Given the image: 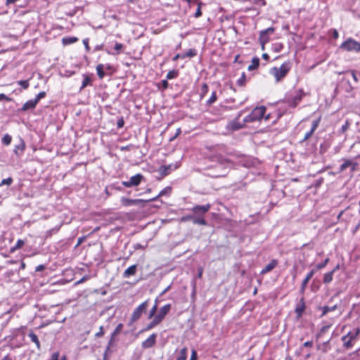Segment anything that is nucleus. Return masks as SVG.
Segmentation results:
<instances>
[{
  "instance_id": "f257e3e1",
  "label": "nucleus",
  "mask_w": 360,
  "mask_h": 360,
  "mask_svg": "<svg viewBox=\"0 0 360 360\" xmlns=\"http://www.w3.org/2000/svg\"><path fill=\"white\" fill-rule=\"evenodd\" d=\"M291 69L290 62H285L280 67H274L270 69L269 73L275 78L276 82L281 81Z\"/></svg>"
},
{
  "instance_id": "f03ea898",
  "label": "nucleus",
  "mask_w": 360,
  "mask_h": 360,
  "mask_svg": "<svg viewBox=\"0 0 360 360\" xmlns=\"http://www.w3.org/2000/svg\"><path fill=\"white\" fill-rule=\"evenodd\" d=\"M359 338H360L359 328H355L352 330L349 331L345 335L342 337L344 347L346 349L352 348Z\"/></svg>"
},
{
  "instance_id": "7ed1b4c3",
  "label": "nucleus",
  "mask_w": 360,
  "mask_h": 360,
  "mask_svg": "<svg viewBox=\"0 0 360 360\" xmlns=\"http://www.w3.org/2000/svg\"><path fill=\"white\" fill-rule=\"evenodd\" d=\"M266 110V109L264 106L255 108L244 118V123H250L261 120V119L264 117Z\"/></svg>"
},
{
  "instance_id": "20e7f679",
  "label": "nucleus",
  "mask_w": 360,
  "mask_h": 360,
  "mask_svg": "<svg viewBox=\"0 0 360 360\" xmlns=\"http://www.w3.org/2000/svg\"><path fill=\"white\" fill-rule=\"evenodd\" d=\"M149 305V300H146L145 302H143V303H141V304H139L133 311L131 316V318H130V322L131 323H134L135 321H136L137 320H139L143 312H146V309L148 308Z\"/></svg>"
},
{
  "instance_id": "39448f33",
  "label": "nucleus",
  "mask_w": 360,
  "mask_h": 360,
  "mask_svg": "<svg viewBox=\"0 0 360 360\" xmlns=\"http://www.w3.org/2000/svg\"><path fill=\"white\" fill-rule=\"evenodd\" d=\"M304 96L305 93L302 89L295 90L288 98L287 102L290 106L295 108L300 103Z\"/></svg>"
},
{
  "instance_id": "423d86ee",
  "label": "nucleus",
  "mask_w": 360,
  "mask_h": 360,
  "mask_svg": "<svg viewBox=\"0 0 360 360\" xmlns=\"http://www.w3.org/2000/svg\"><path fill=\"white\" fill-rule=\"evenodd\" d=\"M341 48L347 51L360 52V43L352 38H349L341 44Z\"/></svg>"
},
{
  "instance_id": "0eeeda50",
  "label": "nucleus",
  "mask_w": 360,
  "mask_h": 360,
  "mask_svg": "<svg viewBox=\"0 0 360 360\" xmlns=\"http://www.w3.org/2000/svg\"><path fill=\"white\" fill-rule=\"evenodd\" d=\"M210 204H206L204 205H195L191 209V211L193 213V216L204 217V215L210 210Z\"/></svg>"
},
{
  "instance_id": "6e6552de",
  "label": "nucleus",
  "mask_w": 360,
  "mask_h": 360,
  "mask_svg": "<svg viewBox=\"0 0 360 360\" xmlns=\"http://www.w3.org/2000/svg\"><path fill=\"white\" fill-rule=\"evenodd\" d=\"M143 178V176L141 174H137L132 176L129 181H122V185L127 188L139 186Z\"/></svg>"
},
{
  "instance_id": "1a4fd4ad",
  "label": "nucleus",
  "mask_w": 360,
  "mask_h": 360,
  "mask_svg": "<svg viewBox=\"0 0 360 360\" xmlns=\"http://www.w3.org/2000/svg\"><path fill=\"white\" fill-rule=\"evenodd\" d=\"M179 167V164L178 162H176L175 164H169L168 165H162L159 167V174H160L162 177H165Z\"/></svg>"
},
{
  "instance_id": "9d476101",
  "label": "nucleus",
  "mask_w": 360,
  "mask_h": 360,
  "mask_svg": "<svg viewBox=\"0 0 360 360\" xmlns=\"http://www.w3.org/2000/svg\"><path fill=\"white\" fill-rule=\"evenodd\" d=\"M275 29L272 27H269L259 32V42L260 44H266L269 41V35L273 34Z\"/></svg>"
},
{
  "instance_id": "9b49d317",
  "label": "nucleus",
  "mask_w": 360,
  "mask_h": 360,
  "mask_svg": "<svg viewBox=\"0 0 360 360\" xmlns=\"http://www.w3.org/2000/svg\"><path fill=\"white\" fill-rule=\"evenodd\" d=\"M239 117L240 115L235 120L229 122V124L226 126V129L232 131H236L243 128L246 123H244V122L243 123H240L239 122Z\"/></svg>"
},
{
  "instance_id": "f8f14e48",
  "label": "nucleus",
  "mask_w": 360,
  "mask_h": 360,
  "mask_svg": "<svg viewBox=\"0 0 360 360\" xmlns=\"http://www.w3.org/2000/svg\"><path fill=\"white\" fill-rule=\"evenodd\" d=\"M320 121H321L320 117L318 119H316V120L313 121L312 124H311V128L308 132H307L305 134L304 137L303 139V141L307 140L308 139H309L311 136V135L314 134V131L317 129V127L320 123Z\"/></svg>"
},
{
  "instance_id": "ddd939ff",
  "label": "nucleus",
  "mask_w": 360,
  "mask_h": 360,
  "mask_svg": "<svg viewBox=\"0 0 360 360\" xmlns=\"http://www.w3.org/2000/svg\"><path fill=\"white\" fill-rule=\"evenodd\" d=\"M315 273H316V269H311L307 274L305 278L302 282L301 289H300L301 292H304L308 282L310 281V279L312 278V276L314 275Z\"/></svg>"
},
{
  "instance_id": "4468645a",
  "label": "nucleus",
  "mask_w": 360,
  "mask_h": 360,
  "mask_svg": "<svg viewBox=\"0 0 360 360\" xmlns=\"http://www.w3.org/2000/svg\"><path fill=\"white\" fill-rule=\"evenodd\" d=\"M156 341V334L153 333L148 338L142 342V347L144 348H150L155 345Z\"/></svg>"
},
{
  "instance_id": "2eb2a0df",
  "label": "nucleus",
  "mask_w": 360,
  "mask_h": 360,
  "mask_svg": "<svg viewBox=\"0 0 360 360\" xmlns=\"http://www.w3.org/2000/svg\"><path fill=\"white\" fill-rule=\"evenodd\" d=\"M278 264L276 259H272L266 266L261 271V274L264 275L273 270Z\"/></svg>"
},
{
  "instance_id": "dca6fc26",
  "label": "nucleus",
  "mask_w": 360,
  "mask_h": 360,
  "mask_svg": "<svg viewBox=\"0 0 360 360\" xmlns=\"http://www.w3.org/2000/svg\"><path fill=\"white\" fill-rule=\"evenodd\" d=\"M36 101L34 99L27 101L22 107L20 110L22 111H27L30 109H34L37 105Z\"/></svg>"
},
{
  "instance_id": "f3484780",
  "label": "nucleus",
  "mask_w": 360,
  "mask_h": 360,
  "mask_svg": "<svg viewBox=\"0 0 360 360\" xmlns=\"http://www.w3.org/2000/svg\"><path fill=\"white\" fill-rule=\"evenodd\" d=\"M136 268L137 266L136 264L130 266L124 271L123 276L124 278H129L131 276L134 275L136 272Z\"/></svg>"
},
{
  "instance_id": "a211bd4d",
  "label": "nucleus",
  "mask_w": 360,
  "mask_h": 360,
  "mask_svg": "<svg viewBox=\"0 0 360 360\" xmlns=\"http://www.w3.org/2000/svg\"><path fill=\"white\" fill-rule=\"evenodd\" d=\"M170 309L171 305L169 304L161 307V309L159 310V321L169 312Z\"/></svg>"
},
{
  "instance_id": "6ab92c4d",
  "label": "nucleus",
  "mask_w": 360,
  "mask_h": 360,
  "mask_svg": "<svg viewBox=\"0 0 360 360\" xmlns=\"http://www.w3.org/2000/svg\"><path fill=\"white\" fill-rule=\"evenodd\" d=\"M28 337L30 338L31 341L36 345L37 349H40V348H41L40 342L39 340L37 335L35 333H34L33 332H30L28 334Z\"/></svg>"
},
{
  "instance_id": "aec40b11",
  "label": "nucleus",
  "mask_w": 360,
  "mask_h": 360,
  "mask_svg": "<svg viewBox=\"0 0 360 360\" xmlns=\"http://www.w3.org/2000/svg\"><path fill=\"white\" fill-rule=\"evenodd\" d=\"M259 65V59L255 57L252 59L251 64L248 66V70L251 71L257 69Z\"/></svg>"
},
{
  "instance_id": "412c9836",
  "label": "nucleus",
  "mask_w": 360,
  "mask_h": 360,
  "mask_svg": "<svg viewBox=\"0 0 360 360\" xmlns=\"http://www.w3.org/2000/svg\"><path fill=\"white\" fill-rule=\"evenodd\" d=\"M187 348H182L177 354L176 360H186L187 358Z\"/></svg>"
},
{
  "instance_id": "4be33fe9",
  "label": "nucleus",
  "mask_w": 360,
  "mask_h": 360,
  "mask_svg": "<svg viewBox=\"0 0 360 360\" xmlns=\"http://www.w3.org/2000/svg\"><path fill=\"white\" fill-rule=\"evenodd\" d=\"M333 271H331L324 274L323 279V283L326 284L330 283L333 281Z\"/></svg>"
},
{
  "instance_id": "5701e85b",
  "label": "nucleus",
  "mask_w": 360,
  "mask_h": 360,
  "mask_svg": "<svg viewBox=\"0 0 360 360\" xmlns=\"http://www.w3.org/2000/svg\"><path fill=\"white\" fill-rule=\"evenodd\" d=\"M157 309H158V297L155 299L154 305L152 307V309L150 310V312L148 316V319H150L153 318V316L154 317L155 316V314Z\"/></svg>"
},
{
  "instance_id": "b1692460",
  "label": "nucleus",
  "mask_w": 360,
  "mask_h": 360,
  "mask_svg": "<svg viewBox=\"0 0 360 360\" xmlns=\"http://www.w3.org/2000/svg\"><path fill=\"white\" fill-rule=\"evenodd\" d=\"M103 70L104 65L103 64H98L96 66L97 75L100 79H103L105 75V73Z\"/></svg>"
},
{
  "instance_id": "393cba45",
  "label": "nucleus",
  "mask_w": 360,
  "mask_h": 360,
  "mask_svg": "<svg viewBox=\"0 0 360 360\" xmlns=\"http://www.w3.org/2000/svg\"><path fill=\"white\" fill-rule=\"evenodd\" d=\"M84 79L80 87V91L84 89L86 86L91 84V79L89 76L83 75Z\"/></svg>"
},
{
  "instance_id": "a878e982",
  "label": "nucleus",
  "mask_w": 360,
  "mask_h": 360,
  "mask_svg": "<svg viewBox=\"0 0 360 360\" xmlns=\"http://www.w3.org/2000/svg\"><path fill=\"white\" fill-rule=\"evenodd\" d=\"M193 224H199V225H206L207 222L204 218V217H193Z\"/></svg>"
},
{
  "instance_id": "bb28decb",
  "label": "nucleus",
  "mask_w": 360,
  "mask_h": 360,
  "mask_svg": "<svg viewBox=\"0 0 360 360\" xmlns=\"http://www.w3.org/2000/svg\"><path fill=\"white\" fill-rule=\"evenodd\" d=\"M25 148V143L23 142V141L21 140L20 143L18 145L15 146L13 152L16 155L18 156V155H20L18 153V150H20L22 152V151H24Z\"/></svg>"
},
{
  "instance_id": "cd10ccee",
  "label": "nucleus",
  "mask_w": 360,
  "mask_h": 360,
  "mask_svg": "<svg viewBox=\"0 0 360 360\" xmlns=\"http://www.w3.org/2000/svg\"><path fill=\"white\" fill-rule=\"evenodd\" d=\"M271 48L275 53H279L283 49V44L280 42H276L272 44Z\"/></svg>"
},
{
  "instance_id": "c85d7f7f",
  "label": "nucleus",
  "mask_w": 360,
  "mask_h": 360,
  "mask_svg": "<svg viewBox=\"0 0 360 360\" xmlns=\"http://www.w3.org/2000/svg\"><path fill=\"white\" fill-rule=\"evenodd\" d=\"M171 192H172V187L167 186L164 189H162L161 191L159 192V198L161 196L169 195Z\"/></svg>"
},
{
  "instance_id": "c756f323",
  "label": "nucleus",
  "mask_w": 360,
  "mask_h": 360,
  "mask_svg": "<svg viewBox=\"0 0 360 360\" xmlns=\"http://www.w3.org/2000/svg\"><path fill=\"white\" fill-rule=\"evenodd\" d=\"M317 349L322 351L323 352L326 353L330 349V347L328 345V342H326L322 344H319L317 346Z\"/></svg>"
},
{
  "instance_id": "7c9ffc66",
  "label": "nucleus",
  "mask_w": 360,
  "mask_h": 360,
  "mask_svg": "<svg viewBox=\"0 0 360 360\" xmlns=\"http://www.w3.org/2000/svg\"><path fill=\"white\" fill-rule=\"evenodd\" d=\"M328 262H329V258L327 257L326 259H324V261L323 262L316 264V266L313 269H316V272L318 270L324 268L328 264Z\"/></svg>"
},
{
  "instance_id": "2f4dec72",
  "label": "nucleus",
  "mask_w": 360,
  "mask_h": 360,
  "mask_svg": "<svg viewBox=\"0 0 360 360\" xmlns=\"http://www.w3.org/2000/svg\"><path fill=\"white\" fill-rule=\"evenodd\" d=\"M246 83V75L245 72H243L240 77L237 80V84L238 86H243Z\"/></svg>"
},
{
  "instance_id": "473e14b6",
  "label": "nucleus",
  "mask_w": 360,
  "mask_h": 360,
  "mask_svg": "<svg viewBox=\"0 0 360 360\" xmlns=\"http://www.w3.org/2000/svg\"><path fill=\"white\" fill-rule=\"evenodd\" d=\"M122 328H123V324L119 323L111 334L112 338H115L116 335H117L121 332Z\"/></svg>"
},
{
  "instance_id": "72a5a7b5",
  "label": "nucleus",
  "mask_w": 360,
  "mask_h": 360,
  "mask_svg": "<svg viewBox=\"0 0 360 360\" xmlns=\"http://www.w3.org/2000/svg\"><path fill=\"white\" fill-rule=\"evenodd\" d=\"M351 165H352L351 160H345V162L340 167V172L345 171Z\"/></svg>"
},
{
  "instance_id": "f704fd0d",
  "label": "nucleus",
  "mask_w": 360,
  "mask_h": 360,
  "mask_svg": "<svg viewBox=\"0 0 360 360\" xmlns=\"http://www.w3.org/2000/svg\"><path fill=\"white\" fill-rule=\"evenodd\" d=\"M122 202L124 206H130L136 204V200L127 199V198H122Z\"/></svg>"
},
{
  "instance_id": "c9c22d12",
  "label": "nucleus",
  "mask_w": 360,
  "mask_h": 360,
  "mask_svg": "<svg viewBox=\"0 0 360 360\" xmlns=\"http://www.w3.org/2000/svg\"><path fill=\"white\" fill-rule=\"evenodd\" d=\"M11 140H12L11 136H10L9 134H6L2 138V143L4 145L8 146V145H9L11 143Z\"/></svg>"
},
{
  "instance_id": "e433bc0d",
  "label": "nucleus",
  "mask_w": 360,
  "mask_h": 360,
  "mask_svg": "<svg viewBox=\"0 0 360 360\" xmlns=\"http://www.w3.org/2000/svg\"><path fill=\"white\" fill-rule=\"evenodd\" d=\"M77 41V37H68V38L63 39V42L64 44H72L74 42H76Z\"/></svg>"
},
{
  "instance_id": "4c0bfd02",
  "label": "nucleus",
  "mask_w": 360,
  "mask_h": 360,
  "mask_svg": "<svg viewBox=\"0 0 360 360\" xmlns=\"http://www.w3.org/2000/svg\"><path fill=\"white\" fill-rule=\"evenodd\" d=\"M13 181V178L11 177H8L7 179H3L1 182H0V187L4 186V185H7V186H10L12 184Z\"/></svg>"
},
{
  "instance_id": "58836bf2",
  "label": "nucleus",
  "mask_w": 360,
  "mask_h": 360,
  "mask_svg": "<svg viewBox=\"0 0 360 360\" xmlns=\"http://www.w3.org/2000/svg\"><path fill=\"white\" fill-rule=\"evenodd\" d=\"M177 75H178V72L176 70H173L169 71L167 73L166 77H167V79H171L176 77Z\"/></svg>"
},
{
  "instance_id": "ea45409f",
  "label": "nucleus",
  "mask_w": 360,
  "mask_h": 360,
  "mask_svg": "<svg viewBox=\"0 0 360 360\" xmlns=\"http://www.w3.org/2000/svg\"><path fill=\"white\" fill-rule=\"evenodd\" d=\"M196 55V51L195 49H189L187 52H186L184 56H183V58L184 57H193Z\"/></svg>"
},
{
  "instance_id": "a19ab883",
  "label": "nucleus",
  "mask_w": 360,
  "mask_h": 360,
  "mask_svg": "<svg viewBox=\"0 0 360 360\" xmlns=\"http://www.w3.org/2000/svg\"><path fill=\"white\" fill-rule=\"evenodd\" d=\"M156 324H158V316H155L153 321L148 325L145 330H148L153 328Z\"/></svg>"
},
{
  "instance_id": "79ce46f5",
  "label": "nucleus",
  "mask_w": 360,
  "mask_h": 360,
  "mask_svg": "<svg viewBox=\"0 0 360 360\" xmlns=\"http://www.w3.org/2000/svg\"><path fill=\"white\" fill-rule=\"evenodd\" d=\"M217 101V94H216V92L214 91L212 92L210 98H209V100L207 101V104L208 105H211L213 103H214L215 101Z\"/></svg>"
},
{
  "instance_id": "37998d69",
  "label": "nucleus",
  "mask_w": 360,
  "mask_h": 360,
  "mask_svg": "<svg viewBox=\"0 0 360 360\" xmlns=\"http://www.w3.org/2000/svg\"><path fill=\"white\" fill-rule=\"evenodd\" d=\"M201 5H202V3H200V2L198 3L197 10L194 14L195 18H199L202 15Z\"/></svg>"
},
{
  "instance_id": "c03bdc74",
  "label": "nucleus",
  "mask_w": 360,
  "mask_h": 360,
  "mask_svg": "<svg viewBox=\"0 0 360 360\" xmlns=\"http://www.w3.org/2000/svg\"><path fill=\"white\" fill-rule=\"evenodd\" d=\"M46 96V93L44 91L39 92L34 98V101H36V103H38L40 99L44 98Z\"/></svg>"
},
{
  "instance_id": "a18cd8bd",
  "label": "nucleus",
  "mask_w": 360,
  "mask_h": 360,
  "mask_svg": "<svg viewBox=\"0 0 360 360\" xmlns=\"http://www.w3.org/2000/svg\"><path fill=\"white\" fill-rule=\"evenodd\" d=\"M123 48V45L121 43L116 42L115 44V50L117 51V54L120 53Z\"/></svg>"
},
{
  "instance_id": "49530a36",
  "label": "nucleus",
  "mask_w": 360,
  "mask_h": 360,
  "mask_svg": "<svg viewBox=\"0 0 360 360\" xmlns=\"http://www.w3.org/2000/svg\"><path fill=\"white\" fill-rule=\"evenodd\" d=\"M19 85L23 89H27L29 86V82L27 80H20L18 82Z\"/></svg>"
},
{
  "instance_id": "de8ad7c7",
  "label": "nucleus",
  "mask_w": 360,
  "mask_h": 360,
  "mask_svg": "<svg viewBox=\"0 0 360 360\" xmlns=\"http://www.w3.org/2000/svg\"><path fill=\"white\" fill-rule=\"evenodd\" d=\"M252 1L253 4H255L257 6H264L266 5L265 0H252Z\"/></svg>"
},
{
  "instance_id": "09e8293b",
  "label": "nucleus",
  "mask_w": 360,
  "mask_h": 360,
  "mask_svg": "<svg viewBox=\"0 0 360 360\" xmlns=\"http://www.w3.org/2000/svg\"><path fill=\"white\" fill-rule=\"evenodd\" d=\"M25 245V241L23 240L19 239L18 240L15 244V248L20 249Z\"/></svg>"
},
{
  "instance_id": "8fccbe9b",
  "label": "nucleus",
  "mask_w": 360,
  "mask_h": 360,
  "mask_svg": "<svg viewBox=\"0 0 360 360\" xmlns=\"http://www.w3.org/2000/svg\"><path fill=\"white\" fill-rule=\"evenodd\" d=\"M104 335L103 327L101 326L99 331L95 334L96 338H101Z\"/></svg>"
},
{
  "instance_id": "3c124183",
  "label": "nucleus",
  "mask_w": 360,
  "mask_h": 360,
  "mask_svg": "<svg viewBox=\"0 0 360 360\" xmlns=\"http://www.w3.org/2000/svg\"><path fill=\"white\" fill-rule=\"evenodd\" d=\"M188 220H192L193 221V215H187V216L182 217L181 219V221H186Z\"/></svg>"
},
{
  "instance_id": "603ef678",
  "label": "nucleus",
  "mask_w": 360,
  "mask_h": 360,
  "mask_svg": "<svg viewBox=\"0 0 360 360\" xmlns=\"http://www.w3.org/2000/svg\"><path fill=\"white\" fill-rule=\"evenodd\" d=\"M208 91V86L207 84H203L201 88L202 96H204Z\"/></svg>"
},
{
  "instance_id": "864d4df0",
  "label": "nucleus",
  "mask_w": 360,
  "mask_h": 360,
  "mask_svg": "<svg viewBox=\"0 0 360 360\" xmlns=\"http://www.w3.org/2000/svg\"><path fill=\"white\" fill-rule=\"evenodd\" d=\"M83 44L84 45V46H85V49H86V51H89L90 47H89V39L86 38V39H83Z\"/></svg>"
},
{
  "instance_id": "5fc2aeb1",
  "label": "nucleus",
  "mask_w": 360,
  "mask_h": 360,
  "mask_svg": "<svg viewBox=\"0 0 360 360\" xmlns=\"http://www.w3.org/2000/svg\"><path fill=\"white\" fill-rule=\"evenodd\" d=\"M335 308V307H323V314L324 315V314H327L328 311H333Z\"/></svg>"
},
{
  "instance_id": "6e6d98bb",
  "label": "nucleus",
  "mask_w": 360,
  "mask_h": 360,
  "mask_svg": "<svg viewBox=\"0 0 360 360\" xmlns=\"http://www.w3.org/2000/svg\"><path fill=\"white\" fill-rule=\"evenodd\" d=\"M45 268L46 267L44 264H39L36 267L35 271H37V272L42 271L43 270L45 269Z\"/></svg>"
},
{
  "instance_id": "4d7b16f0",
  "label": "nucleus",
  "mask_w": 360,
  "mask_h": 360,
  "mask_svg": "<svg viewBox=\"0 0 360 360\" xmlns=\"http://www.w3.org/2000/svg\"><path fill=\"white\" fill-rule=\"evenodd\" d=\"M6 100V101H11V99L8 98L7 96H6L4 94H0V101Z\"/></svg>"
},
{
  "instance_id": "13d9d810",
  "label": "nucleus",
  "mask_w": 360,
  "mask_h": 360,
  "mask_svg": "<svg viewBox=\"0 0 360 360\" xmlns=\"http://www.w3.org/2000/svg\"><path fill=\"white\" fill-rule=\"evenodd\" d=\"M196 359H197V353L195 349H193L190 360H196Z\"/></svg>"
},
{
  "instance_id": "bf43d9fd",
  "label": "nucleus",
  "mask_w": 360,
  "mask_h": 360,
  "mask_svg": "<svg viewBox=\"0 0 360 360\" xmlns=\"http://www.w3.org/2000/svg\"><path fill=\"white\" fill-rule=\"evenodd\" d=\"M59 357V353L58 352H54L51 355V360H58Z\"/></svg>"
},
{
  "instance_id": "052dcab7",
  "label": "nucleus",
  "mask_w": 360,
  "mask_h": 360,
  "mask_svg": "<svg viewBox=\"0 0 360 360\" xmlns=\"http://www.w3.org/2000/svg\"><path fill=\"white\" fill-rule=\"evenodd\" d=\"M86 239V236H82V237H80L78 238L77 240V246H79V245H81Z\"/></svg>"
},
{
  "instance_id": "680f3d73",
  "label": "nucleus",
  "mask_w": 360,
  "mask_h": 360,
  "mask_svg": "<svg viewBox=\"0 0 360 360\" xmlns=\"http://www.w3.org/2000/svg\"><path fill=\"white\" fill-rule=\"evenodd\" d=\"M304 311V305H302L301 307H297L296 308V312L299 316H300Z\"/></svg>"
},
{
  "instance_id": "e2e57ef3",
  "label": "nucleus",
  "mask_w": 360,
  "mask_h": 360,
  "mask_svg": "<svg viewBox=\"0 0 360 360\" xmlns=\"http://www.w3.org/2000/svg\"><path fill=\"white\" fill-rule=\"evenodd\" d=\"M350 72H351V75H352L354 82H358V78H357V76L356 75V72L354 70H350Z\"/></svg>"
},
{
  "instance_id": "0e129e2a",
  "label": "nucleus",
  "mask_w": 360,
  "mask_h": 360,
  "mask_svg": "<svg viewBox=\"0 0 360 360\" xmlns=\"http://www.w3.org/2000/svg\"><path fill=\"white\" fill-rule=\"evenodd\" d=\"M312 345H313L312 341H307L303 344V346L306 347H312Z\"/></svg>"
},
{
  "instance_id": "69168bd1",
  "label": "nucleus",
  "mask_w": 360,
  "mask_h": 360,
  "mask_svg": "<svg viewBox=\"0 0 360 360\" xmlns=\"http://www.w3.org/2000/svg\"><path fill=\"white\" fill-rule=\"evenodd\" d=\"M124 125V120L122 119H120L117 121V127L118 128L122 127Z\"/></svg>"
},
{
  "instance_id": "338daca9",
  "label": "nucleus",
  "mask_w": 360,
  "mask_h": 360,
  "mask_svg": "<svg viewBox=\"0 0 360 360\" xmlns=\"http://www.w3.org/2000/svg\"><path fill=\"white\" fill-rule=\"evenodd\" d=\"M162 86L163 89H167L168 87V82L167 80L162 81Z\"/></svg>"
},
{
  "instance_id": "774afa93",
  "label": "nucleus",
  "mask_w": 360,
  "mask_h": 360,
  "mask_svg": "<svg viewBox=\"0 0 360 360\" xmlns=\"http://www.w3.org/2000/svg\"><path fill=\"white\" fill-rule=\"evenodd\" d=\"M333 37L335 39H337L338 37V32L336 30H334L333 31Z\"/></svg>"
}]
</instances>
